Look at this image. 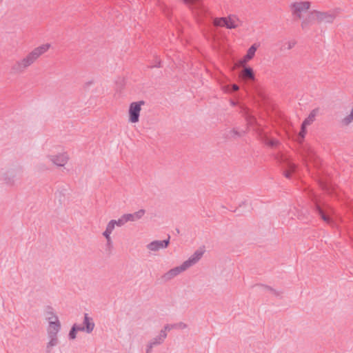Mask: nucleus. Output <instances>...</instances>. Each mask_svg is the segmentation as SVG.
<instances>
[{
    "mask_svg": "<svg viewBox=\"0 0 353 353\" xmlns=\"http://www.w3.org/2000/svg\"><path fill=\"white\" fill-rule=\"evenodd\" d=\"M312 2L310 0H292L288 4V10L292 17L296 21H301L302 28L309 24L319 23L327 17V14L320 10L311 11Z\"/></svg>",
    "mask_w": 353,
    "mask_h": 353,
    "instance_id": "f257e3e1",
    "label": "nucleus"
},
{
    "mask_svg": "<svg viewBox=\"0 0 353 353\" xmlns=\"http://www.w3.org/2000/svg\"><path fill=\"white\" fill-rule=\"evenodd\" d=\"M46 158L52 165L57 168H65L70 161L68 152L59 147L49 148Z\"/></svg>",
    "mask_w": 353,
    "mask_h": 353,
    "instance_id": "f03ea898",
    "label": "nucleus"
},
{
    "mask_svg": "<svg viewBox=\"0 0 353 353\" xmlns=\"http://www.w3.org/2000/svg\"><path fill=\"white\" fill-rule=\"evenodd\" d=\"M144 105L145 102L143 101H137L129 103L126 112L128 123L135 126L140 122L141 112Z\"/></svg>",
    "mask_w": 353,
    "mask_h": 353,
    "instance_id": "7ed1b4c3",
    "label": "nucleus"
},
{
    "mask_svg": "<svg viewBox=\"0 0 353 353\" xmlns=\"http://www.w3.org/2000/svg\"><path fill=\"white\" fill-rule=\"evenodd\" d=\"M212 23L217 28L237 29L243 25V21L236 14H231L225 17H215Z\"/></svg>",
    "mask_w": 353,
    "mask_h": 353,
    "instance_id": "20e7f679",
    "label": "nucleus"
},
{
    "mask_svg": "<svg viewBox=\"0 0 353 353\" xmlns=\"http://www.w3.org/2000/svg\"><path fill=\"white\" fill-rule=\"evenodd\" d=\"M36 60L32 56V54L29 53L24 58L17 62L15 65L13 66L12 70L15 72H23L29 66H30Z\"/></svg>",
    "mask_w": 353,
    "mask_h": 353,
    "instance_id": "39448f33",
    "label": "nucleus"
},
{
    "mask_svg": "<svg viewBox=\"0 0 353 353\" xmlns=\"http://www.w3.org/2000/svg\"><path fill=\"white\" fill-rule=\"evenodd\" d=\"M258 49L256 44L252 45L247 50L246 54L238 61L236 66L245 67L248 63L254 59L256 52Z\"/></svg>",
    "mask_w": 353,
    "mask_h": 353,
    "instance_id": "423d86ee",
    "label": "nucleus"
},
{
    "mask_svg": "<svg viewBox=\"0 0 353 353\" xmlns=\"http://www.w3.org/2000/svg\"><path fill=\"white\" fill-rule=\"evenodd\" d=\"M123 225L120 218L117 220H111L110 221L105 228V231L103 232V235L106 239L107 243L108 244H110L112 243L111 239V234L112 233L113 230H114L115 227H121Z\"/></svg>",
    "mask_w": 353,
    "mask_h": 353,
    "instance_id": "0eeeda50",
    "label": "nucleus"
},
{
    "mask_svg": "<svg viewBox=\"0 0 353 353\" xmlns=\"http://www.w3.org/2000/svg\"><path fill=\"white\" fill-rule=\"evenodd\" d=\"M145 214V210L141 209L132 214H125L120 217V219L123 225H125L128 222H134L142 219Z\"/></svg>",
    "mask_w": 353,
    "mask_h": 353,
    "instance_id": "6e6552de",
    "label": "nucleus"
},
{
    "mask_svg": "<svg viewBox=\"0 0 353 353\" xmlns=\"http://www.w3.org/2000/svg\"><path fill=\"white\" fill-rule=\"evenodd\" d=\"M188 268L186 266H185L184 263H183L179 266H176L169 271H168L166 273H165L163 276V279L168 281L172 279L173 278L177 276L182 272H185Z\"/></svg>",
    "mask_w": 353,
    "mask_h": 353,
    "instance_id": "1a4fd4ad",
    "label": "nucleus"
},
{
    "mask_svg": "<svg viewBox=\"0 0 353 353\" xmlns=\"http://www.w3.org/2000/svg\"><path fill=\"white\" fill-rule=\"evenodd\" d=\"M205 251L203 249L197 250L190 257L183 262L185 266L188 269L196 264L203 256Z\"/></svg>",
    "mask_w": 353,
    "mask_h": 353,
    "instance_id": "9d476101",
    "label": "nucleus"
},
{
    "mask_svg": "<svg viewBox=\"0 0 353 353\" xmlns=\"http://www.w3.org/2000/svg\"><path fill=\"white\" fill-rule=\"evenodd\" d=\"M169 245V239L163 241H154L147 245V249L151 252H157L166 248Z\"/></svg>",
    "mask_w": 353,
    "mask_h": 353,
    "instance_id": "9b49d317",
    "label": "nucleus"
},
{
    "mask_svg": "<svg viewBox=\"0 0 353 353\" xmlns=\"http://www.w3.org/2000/svg\"><path fill=\"white\" fill-rule=\"evenodd\" d=\"M51 48V45L50 43H43L38 47L35 48L30 54L34 58L35 60L38 59L41 55L47 52L50 48Z\"/></svg>",
    "mask_w": 353,
    "mask_h": 353,
    "instance_id": "f8f14e48",
    "label": "nucleus"
},
{
    "mask_svg": "<svg viewBox=\"0 0 353 353\" xmlns=\"http://www.w3.org/2000/svg\"><path fill=\"white\" fill-rule=\"evenodd\" d=\"M316 210L318 214L320 216L321 219L327 224H332L333 221L331 218L332 210H323L319 205L316 206Z\"/></svg>",
    "mask_w": 353,
    "mask_h": 353,
    "instance_id": "ddd939ff",
    "label": "nucleus"
},
{
    "mask_svg": "<svg viewBox=\"0 0 353 353\" xmlns=\"http://www.w3.org/2000/svg\"><path fill=\"white\" fill-rule=\"evenodd\" d=\"M243 69L241 72L239 77L245 81L247 80H254V74L252 68L245 65L243 67Z\"/></svg>",
    "mask_w": 353,
    "mask_h": 353,
    "instance_id": "4468645a",
    "label": "nucleus"
},
{
    "mask_svg": "<svg viewBox=\"0 0 353 353\" xmlns=\"http://www.w3.org/2000/svg\"><path fill=\"white\" fill-rule=\"evenodd\" d=\"M83 323L85 325V327H83L84 330L87 333L92 332L94 328V323L93 321V319L91 317H90L88 314H85L84 315Z\"/></svg>",
    "mask_w": 353,
    "mask_h": 353,
    "instance_id": "2eb2a0df",
    "label": "nucleus"
},
{
    "mask_svg": "<svg viewBox=\"0 0 353 353\" xmlns=\"http://www.w3.org/2000/svg\"><path fill=\"white\" fill-rule=\"evenodd\" d=\"M353 122V106L350 112L345 114L340 119V123L343 126H347Z\"/></svg>",
    "mask_w": 353,
    "mask_h": 353,
    "instance_id": "dca6fc26",
    "label": "nucleus"
},
{
    "mask_svg": "<svg viewBox=\"0 0 353 353\" xmlns=\"http://www.w3.org/2000/svg\"><path fill=\"white\" fill-rule=\"evenodd\" d=\"M60 329H61V323H54V322L52 323L48 324V329H47L48 336L57 335Z\"/></svg>",
    "mask_w": 353,
    "mask_h": 353,
    "instance_id": "f3484780",
    "label": "nucleus"
},
{
    "mask_svg": "<svg viewBox=\"0 0 353 353\" xmlns=\"http://www.w3.org/2000/svg\"><path fill=\"white\" fill-rule=\"evenodd\" d=\"M78 331H84V329L83 327L77 326V325H74L69 333L70 339H74L76 338V334Z\"/></svg>",
    "mask_w": 353,
    "mask_h": 353,
    "instance_id": "a211bd4d",
    "label": "nucleus"
},
{
    "mask_svg": "<svg viewBox=\"0 0 353 353\" xmlns=\"http://www.w3.org/2000/svg\"><path fill=\"white\" fill-rule=\"evenodd\" d=\"M173 325H167L164 327L163 330H161L159 336V341L158 343H161L163 341L166 336H167V332L170 331L172 328H173Z\"/></svg>",
    "mask_w": 353,
    "mask_h": 353,
    "instance_id": "6ab92c4d",
    "label": "nucleus"
},
{
    "mask_svg": "<svg viewBox=\"0 0 353 353\" xmlns=\"http://www.w3.org/2000/svg\"><path fill=\"white\" fill-rule=\"evenodd\" d=\"M46 319L48 321V324L52 323L54 322L60 323L58 316L53 312H50Z\"/></svg>",
    "mask_w": 353,
    "mask_h": 353,
    "instance_id": "aec40b11",
    "label": "nucleus"
},
{
    "mask_svg": "<svg viewBox=\"0 0 353 353\" xmlns=\"http://www.w3.org/2000/svg\"><path fill=\"white\" fill-rule=\"evenodd\" d=\"M50 341L47 344V347L48 349L52 348V347L55 346L58 343V339L57 335L54 336H49Z\"/></svg>",
    "mask_w": 353,
    "mask_h": 353,
    "instance_id": "412c9836",
    "label": "nucleus"
},
{
    "mask_svg": "<svg viewBox=\"0 0 353 353\" xmlns=\"http://www.w3.org/2000/svg\"><path fill=\"white\" fill-rule=\"evenodd\" d=\"M313 121V119L312 117H308L302 123V125L303 128H306L307 126L310 125L312 122Z\"/></svg>",
    "mask_w": 353,
    "mask_h": 353,
    "instance_id": "4be33fe9",
    "label": "nucleus"
},
{
    "mask_svg": "<svg viewBox=\"0 0 353 353\" xmlns=\"http://www.w3.org/2000/svg\"><path fill=\"white\" fill-rule=\"evenodd\" d=\"M313 121V119L312 117H308L302 123V125L303 128H306L307 126L310 125L312 122Z\"/></svg>",
    "mask_w": 353,
    "mask_h": 353,
    "instance_id": "5701e85b",
    "label": "nucleus"
},
{
    "mask_svg": "<svg viewBox=\"0 0 353 353\" xmlns=\"http://www.w3.org/2000/svg\"><path fill=\"white\" fill-rule=\"evenodd\" d=\"M306 128H303V127L301 126V130L299 134V138H301V140L299 141H301L304 139L305 135L306 134Z\"/></svg>",
    "mask_w": 353,
    "mask_h": 353,
    "instance_id": "b1692460",
    "label": "nucleus"
},
{
    "mask_svg": "<svg viewBox=\"0 0 353 353\" xmlns=\"http://www.w3.org/2000/svg\"><path fill=\"white\" fill-rule=\"evenodd\" d=\"M232 89H233L234 90L236 91V90H239V86H238V85H235V84H234V85H232Z\"/></svg>",
    "mask_w": 353,
    "mask_h": 353,
    "instance_id": "393cba45",
    "label": "nucleus"
},
{
    "mask_svg": "<svg viewBox=\"0 0 353 353\" xmlns=\"http://www.w3.org/2000/svg\"><path fill=\"white\" fill-rule=\"evenodd\" d=\"M285 175L286 177H289L290 176V172L288 171L285 172Z\"/></svg>",
    "mask_w": 353,
    "mask_h": 353,
    "instance_id": "a878e982",
    "label": "nucleus"
},
{
    "mask_svg": "<svg viewBox=\"0 0 353 353\" xmlns=\"http://www.w3.org/2000/svg\"><path fill=\"white\" fill-rule=\"evenodd\" d=\"M294 169V165H291L290 166V170L292 171Z\"/></svg>",
    "mask_w": 353,
    "mask_h": 353,
    "instance_id": "bb28decb",
    "label": "nucleus"
},
{
    "mask_svg": "<svg viewBox=\"0 0 353 353\" xmlns=\"http://www.w3.org/2000/svg\"><path fill=\"white\" fill-rule=\"evenodd\" d=\"M1 1V0H0V2Z\"/></svg>",
    "mask_w": 353,
    "mask_h": 353,
    "instance_id": "cd10ccee",
    "label": "nucleus"
}]
</instances>
